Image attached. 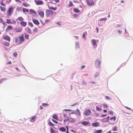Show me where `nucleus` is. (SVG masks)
<instances>
[{
  "label": "nucleus",
  "mask_w": 133,
  "mask_h": 133,
  "mask_svg": "<svg viewBox=\"0 0 133 133\" xmlns=\"http://www.w3.org/2000/svg\"><path fill=\"white\" fill-rule=\"evenodd\" d=\"M70 131H71L75 133H76V131H75L74 130H73V129L70 130Z\"/></svg>",
  "instance_id": "nucleus-58"
},
{
  "label": "nucleus",
  "mask_w": 133,
  "mask_h": 133,
  "mask_svg": "<svg viewBox=\"0 0 133 133\" xmlns=\"http://www.w3.org/2000/svg\"><path fill=\"white\" fill-rule=\"evenodd\" d=\"M73 10L74 12L76 13H78L80 11L78 9L75 8H74Z\"/></svg>",
  "instance_id": "nucleus-26"
},
{
  "label": "nucleus",
  "mask_w": 133,
  "mask_h": 133,
  "mask_svg": "<svg viewBox=\"0 0 133 133\" xmlns=\"http://www.w3.org/2000/svg\"><path fill=\"white\" fill-rule=\"evenodd\" d=\"M12 63V62L11 61H9L7 64H11Z\"/></svg>",
  "instance_id": "nucleus-61"
},
{
  "label": "nucleus",
  "mask_w": 133,
  "mask_h": 133,
  "mask_svg": "<svg viewBox=\"0 0 133 133\" xmlns=\"http://www.w3.org/2000/svg\"><path fill=\"white\" fill-rule=\"evenodd\" d=\"M79 48V44H77L76 46V48Z\"/></svg>",
  "instance_id": "nucleus-57"
},
{
  "label": "nucleus",
  "mask_w": 133,
  "mask_h": 133,
  "mask_svg": "<svg viewBox=\"0 0 133 133\" xmlns=\"http://www.w3.org/2000/svg\"><path fill=\"white\" fill-rule=\"evenodd\" d=\"M52 121L54 123H56V124H57L58 123V122L57 121L54 119H52Z\"/></svg>",
  "instance_id": "nucleus-49"
},
{
  "label": "nucleus",
  "mask_w": 133,
  "mask_h": 133,
  "mask_svg": "<svg viewBox=\"0 0 133 133\" xmlns=\"http://www.w3.org/2000/svg\"><path fill=\"white\" fill-rule=\"evenodd\" d=\"M18 39L16 38L15 40L16 43L17 44L21 43L24 41V38L23 34L21 35L20 36L18 37Z\"/></svg>",
  "instance_id": "nucleus-1"
},
{
  "label": "nucleus",
  "mask_w": 133,
  "mask_h": 133,
  "mask_svg": "<svg viewBox=\"0 0 133 133\" xmlns=\"http://www.w3.org/2000/svg\"><path fill=\"white\" fill-rule=\"evenodd\" d=\"M61 22H58L56 23L57 24L59 25V26H60L61 25Z\"/></svg>",
  "instance_id": "nucleus-51"
},
{
  "label": "nucleus",
  "mask_w": 133,
  "mask_h": 133,
  "mask_svg": "<svg viewBox=\"0 0 133 133\" xmlns=\"http://www.w3.org/2000/svg\"><path fill=\"white\" fill-rule=\"evenodd\" d=\"M117 126H115L113 128L112 131H115L117 130Z\"/></svg>",
  "instance_id": "nucleus-27"
},
{
  "label": "nucleus",
  "mask_w": 133,
  "mask_h": 133,
  "mask_svg": "<svg viewBox=\"0 0 133 133\" xmlns=\"http://www.w3.org/2000/svg\"><path fill=\"white\" fill-rule=\"evenodd\" d=\"M48 124L51 127H53L54 125L53 123L50 122H49Z\"/></svg>",
  "instance_id": "nucleus-36"
},
{
  "label": "nucleus",
  "mask_w": 133,
  "mask_h": 133,
  "mask_svg": "<svg viewBox=\"0 0 133 133\" xmlns=\"http://www.w3.org/2000/svg\"><path fill=\"white\" fill-rule=\"evenodd\" d=\"M26 120V119H25V118H22L19 120V122L20 123H22L23 122L25 121Z\"/></svg>",
  "instance_id": "nucleus-20"
},
{
  "label": "nucleus",
  "mask_w": 133,
  "mask_h": 133,
  "mask_svg": "<svg viewBox=\"0 0 133 133\" xmlns=\"http://www.w3.org/2000/svg\"><path fill=\"white\" fill-rule=\"evenodd\" d=\"M85 34L84 33H83L82 35V37L84 38H85Z\"/></svg>",
  "instance_id": "nucleus-55"
},
{
  "label": "nucleus",
  "mask_w": 133,
  "mask_h": 133,
  "mask_svg": "<svg viewBox=\"0 0 133 133\" xmlns=\"http://www.w3.org/2000/svg\"><path fill=\"white\" fill-rule=\"evenodd\" d=\"M91 111L89 109H87L84 112V114L86 116L90 115L91 113Z\"/></svg>",
  "instance_id": "nucleus-8"
},
{
  "label": "nucleus",
  "mask_w": 133,
  "mask_h": 133,
  "mask_svg": "<svg viewBox=\"0 0 133 133\" xmlns=\"http://www.w3.org/2000/svg\"><path fill=\"white\" fill-rule=\"evenodd\" d=\"M38 14L41 18H43L44 17V13L43 11H39L38 12Z\"/></svg>",
  "instance_id": "nucleus-9"
},
{
  "label": "nucleus",
  "mask_w": 133,
  "mask_h": 133,
  "mask_svg": "<svg viewBox=\"0 0 133 133\" xmlns=\"http://www.w3.org/2000/svg\"><path fill=\"white\" fill-rule=\"evenodd\" d=\"M6 79L5 78H4L3 79H0V84H1L2 83L4 79Z\"/></svg>",
  "instance_id": "nucleus-48"
},
{
  "label": "nucleus",
  "mask_w": 133,
  "mask_h": 133,
  "mask_svg": "<svg viewBox=\"0 0 133 133\" xmlns=\"http://www.w3.org/2000/svg\"><path fill=\"white\" fill-rule=\"evenodd\" d=\"M30 12L31 14H33L34 15H36L37 14V12L35 11L33 9H30Z\"/></svg>",
  "instance_id": "nucleus-18"
},
{
  "label": "nucleus",
  "mask_w": 133,
  "mask_h": 133,
  "mask_svg": "<svg viewBox=\"0 0 133 133\" xmlns=\"http://www.w3.org/2000/svg\"><path fill=\"white\" fill-rule=\"evenodd\" d=\"M0 23H2V24L4 25L5 24V22L3 20L2 18L0 17Z\"/></svg>",
  "instance_id": "nucleus-32"
},
{
  "label": "nucleus",
  "mask_w": 133,
  "mask_h": 133,
  "mask_svg": "<svg viewBox=\"0 0 133 133\" xmlns=\"http://www.w3.org/2000/svg\"><path fill=\"white\" fill-rule=\"evenodd\" d=\"M105 98H106L107 99H111V98H109V97L108 96H105Z\"/></svg>",
  "instance_id": "nucleus-56"
},
{
  "label": "nucleus",
  "mask_w": 133,
  "mask_h": 133,
  "mask_svg": "<svg viewBox=\"0 0 133 133\" xmlns=\"http://www.w3.org/2000/svg\"><path fill=\"white\" fill-rule=\"evenodd\" d=\"M53 1H56V3H57L59 2V0H53Z\"/></svg>",
  "instance_id": "nucleus-59"
},
{
  "label": "nucleus",
  "mask_w": 133,
  "mask_h": 133,
  "mask_svg": "<svg viewBox=\"0 0 133 133\" xmlns=\"http://www.w3.org/2000/svg\"><path fill=\"white\" fill-rule=\"evenodd\" d=\"M87 4L89 6H92L94 5V2L92 0H88L87 1Z\"/></svg>",
  "instance_id": "nucleus-10"
},
{
  "label": "nucleus",
  "mask_w": 133,
  "mask_h": 133,
  "mask_svg": "<svg viewBox=\"0 0 133 133\" xmlns=\"http://www.w3.org/2000/svg\"><path fill=\"white\" fill-rule=\"evenodd\" d=\"M116 118L115 117H111L110 118V120H113L114 121H115L116 120Z\"/></svg>",
  "instance_id": "nucleus-44"
},
{
  "label": "nucleus",
  "mask_w": 133,
  "mask_h": 133,
  "mask_svg": "<svg viewBox=\"0 0 133 133\" xmlns=\"http://www.w3.org/2000/svg\"><path fill=\"white\" fill-rule=\"evenodd\" d=\"M49 105V104H46V103H43L42 105V106L44 107L46 106H48Z\"/></svg>",
  "instance_id": "nucleus-46"
},
{
  "label": "nucleus",
  "mask_w": 133,
  "mask_h": 133,
  "mask_svg": "<svg viewBox=\"0 0 133 133\" xmlns=\"http://www.w3.org/2000/svg\"><path fill=\"white\" fill-rule=\"evenodd\" d=\"M13 56L15 57H16L17 56V53L16 52H14L13 53Z\"/></svg>",
  "instance_id": "nucleus-41"
},
{
  "label": "nucleus",
  "mask_w": 133,
  "mask_h": 133,
  "mask_svg": "<svg viewBox=\"0 0 133 133\" xmlns=\"http://www.w3.org/2000/svg\"><path fill=\"white\" fill-rule=\"evenodd\" d=\"M54 4L52 3H50L48 5V7L50 9H51L54 10H56L57 9L56 6V7H53V5Z\"/></svg>",
  "instance_id": "nucleus-4"
},
{
  "label": "nucleus",
  "mask_w": 133,
  "mask_h": 133,
  "mask_svg": "<svg viewBox=\"0 0 133 133\" xmlns=\"http://www.w3.org/2000/svg\"><path fill=\"white\" fill-rule=\"evenodd\" d=\"M107 20V18H101L100 19V20L101 21H102L103 20Z\"/></svg>",
  "instance_id": "nucleus-50"
},
{
  "label": "nucleus",
  "mask_w": 133,
  "mask_h": 133,
  "mask_svg": "<svg viewBox=\"0 0 133 133\" xmlns=\"http://www.w3.org/2000/svg\"><path fill=\"white\" fill-rule=\"evenodd\" d=\"M110 118V117L109 116H108L107 118H105L103 119V120H106V121H108L109 120V118Z\"/></svg>",
  "instance_id": "nucleus-43"
},
{
  "label": "nucleus",
  "mask_w": 133,
  "mask_h": 133,
  "mask_svg": "<svg viewBox=\"0 0 133 133\" xmlns=\"http://www.w3.org/2000/svg\"><path fill=\"white\" fill-rule=\"evenodd\" d=\"M101 61H99V59H97L95 61V65L96 67L97 68H99L100 66Z\"/></svg>",
  "instance_id": "nucleus-7"
},
{
  "label": "nucleus",
  "mask_w": 133,
  "mask_h": 133,
  "mask_svg": "<svg viewBox=\"0 0 133 133\" xmlns=\"http://www.w3.org/2000/svg\"><path fill=\"white\" fill-rule=\"evenodd\" d=\"M103 106L106 108H107L108 107V105L106 104H103Z\"/></svg>",
  "instance_id": "nucleus-53"
},
{
  "label": "nucleus",
  "mask_w": 133,
  "mask_h": 133,
  "mask_svg": "<svg viewBox=\"0 0 133 133\" xmlns=\"http://www.w3.org/2000/svg\"><path fill=\"white\" fill-rule=\"evenodd\" d=\"M13 8L12 6L10 7L7 10V15L8 16L11 15L12 14V12Z\"/></svg>",
  "instance_id": "nucleus-6"
},
{
  "label": "nucleus",
  "mask_w": 133,
  "mask_h": 133,
  "mask_svg": "<svg viewBox=\"0 0 133 133\" xmlns=\"http://www.w3.org/2000/svg\"><path fill=\"white\" fill-rule=\"evenodd\" d=\"M73 113L76 115H78L79 116H81V113L79 110L77 109H76V111H74Z\"/></svg>",
  "instance_id": "nucleus-13"
},
{
  "label": "nucleus",
  "mask_w": 133,
  "mask_h": 133,
  "mask_svg": "<svg viewBox=\"0 0 133 133\" xmlns=\"http://www.w3.org/2000/svg\"><path fill=\"white\" fill-rule=\"evenodd\" d=\"M102 131V130H97L94 132V133H101Z\"/></svg>",
  "instance_id": "nucleus-28"
},
{
  "label": "nucleus",
  "mask_w": 133,
  "mask_h": 133,
  "mask_svg": "<svg viewBox=\"0 0 133 133\" xmlns=\"http://www.w3.org/2000/svg\"><path fill=\"white\" fill-rule=\"evenodd\" d=\"M3 0H2L1 3V4L2 5L4 6H5V4H4L3 3Z\"/></svg>",
  "instance_id": "nucleus-45"
},
{
  "label": "nucleus",
  "mask_w": 133,
  "mask_h": 133,
  "mask_svg": "<svg viewBox=\"0 0 133 133\" xmlns=\"http://www.w3.org/2000/svg\"><path fill=\"white\" fill-rule=\"evenodd\" d=\"M33 32L35 33L37 32L38 31V29L37 28L35 27L34 29H33Z\"/></svg>",
  "instance_id": "nucleus-24"
},
{
  "label": "nucleus",
  "mask_w": 133,
  "mask_h": 133,
  "mask_svg": "<svg viewBox=\"0 0 133 133\" xmlns=\"http://www.w3.org/2000/svg\"><path fill=\"white\" fill-rule=\"evenodd\" d=\"M36 117L35 116H32L31 117V119L30 120V121L32 122H34L36 119Z\"/></svg>",
  "instance_id": "nucleus-22"
},
{
  "label": "nucleus",
  "mask_w": 133,
  "mask_h": 133,
  "mask_svg": "<svg viewBox=\"0 0 133 133\" xmlns=\"http://www.w3.org/2000/svg\"><path fill=\"white\" fill-rule=\"evenodd\" d=\"M15 30L17 32H21L22 30V29L19 27H17L16 28Z\"/></svg>",
  "instance_id": "nucleus-11"
},
{
  "label": "nucleus",
  "mask_w": 133,
  "mask_h": 133,
  "mask_svg": "<svg viewBox=\"0 0 133 133\" xmlns=\"http://www.w3.org/2000/svg\"><path fill=\"white\" fill-rule=\"evenodd\" d=\"M82 124L84 125H86L88 124L89 122L86 121H84L82 122Z\"/></svg>",
  "instance_id": "nucleus-21"
},
{
  "label": "nucleus",
  "mask_w": 133,
  "mask_h": 133,
  "mask_svg": "<svg viewBox=\"0 0 133 133\" xmlns=\"http://www.w3.org/2000/svg\"><path fill=\"white\" fill-rule=\"evenodd\" d=\"M53 11L51 10H48L46 12V15L47 17H51L53 15Z\"/></svg>",
  "instance_id": "nucleus-2"
},
{
  "label": "nucleus",
  "mask_w": 133,
  "mask_h": 133,
  "mask_svg": "<svg viewBox=\"0 0 133 133\" xmlns=\"http://www.w3.org/2000/svg\"><path fill=\"white\" fill-rule=\"evenodd\" d=\"M23 5L25 7H28L29 6V5L26 2H24L23 3Z\"/></svg>",
  "instance_id": "nucleus-31"
},
{
  "label": "nucleus",
  "mask_w": 133,
  "mask_h": 133,
  "mask_svg": "<svg viewBox=\"0 0 133 133\" xmlns=\"http://www.w3.org/2000/svg\"><path fill=\"white\" fill-rule=\"evenodd\" d=\"M24 37L26 39H29V35H25Z\"/></svg>",
  "instance_id": "nucleus-40"
},
{
  "label": "nucleus",
  "mask_w": 133,
  "mask_h": 133,
  "mask_svg": "<svg viewBox=\"0 0 133 133\" xmlns=\"http://www.w3.org/2000/svg\"><path fill=\"white\" fill-rule=\"evenodd\" d=\"M23 12L25 13L26 12H29V10L28 9L25 8H23Z\"/></svg>",
  "instance_id": "nucleus-25"
},
{
  "label": "nucleus",
  "mask_w": 133,
  "mask_h": 133,
  "mask_svg": "<svg viewBox=\"0 0 133 133\" xmlns=\"http://www.w3.org/2000/svg\"><path fill=\"white\" fill-rule=\"evenodd\" d=\"M29 25L31 27H32L33 26V25L31 23H29Z\"/></svg>",
  "instance_id": "nucleus-47"
},
{
  "label": "nucleus",
  "mask_w": 133,
  "mask_h": 133,
  "mask_svg": "<svg viewBox=\"0 0 133 133\" xmlns=\"http://www.w3.org/2000/svg\"><path fill=\"white\" fill-rule=\"evenodd\" d=\"M85 67V65H82L81 67V68L82 69L83 68H84Z\"/></svg>",
  "instance_id": "nucleus-64"
},
{
  "label": "nucleus",
  "mask_w": 133,
  "mask_h": 133,
  "mask_svg": "<svg viewBox=\"0 0 133 133\" xmlns=\"http://www.w3.org/2000/svg\"><path fill=\"white\" fill-rule=\"evenodd\" d=\"M13 29L12 27L10 25H8L6 29L5 30L6 31H8L9 30H12Z\"/></svg>",
  "instance_id": "nucleus-15"
},
{
  "label": "nucleus",
  "mask_w": 133,
  "mask_h": 133,
  "mask_svg": "<svg viewBox=\"0 0 133 133\" xmlns=\"http://www.w3.org/2000/svg\"><path fill=\"white\" fill-rule=\"evenodd\" d=\"M28 32L29 34H31L32 31L31 29L30 28H28Z\"/></svg>",
  "instance_id": "nucleus-42"
},
{
  "label": "nucleus",
  "mask_w": 133,
  "mask_h": 133,
  "mask_svg": "<svg viewBox=\"0 0 133 133\" xmlns=\"http://www.w3.org/2000/svg\"><path fill=\"white\" fill-rule=\"evenodd\" d=\"M75 119L74 118H72L71 117H70V120L69 122H74L75 121Z\"/></svg>",
  "instance_id": "nucleus-35"
},
{
  "label": "nucleus",
  "mask_w": 133,
  "mask_h": 133,
  "mask_svg": "<svg viewBox=\"0 0 133 133\" xmlns=\"http://www.w3.org/2000/svg\"><path fill=\"white\" fill-rule=\"evenodd\" d=\"M20 24L21 25L25 27L27 25V23L26 22L22 21L20 22Z\"/></svg>",
  "instance_id": "nucleus-17"
},
{
  "label": "nucleus",
  "mask_w": 133,
  "mask_h": 133,
  "mask_svg": "<svg viewBox=\"0 0 133 133\" xmlns=\"http://www.w3.org/2000/svg\"><path fill=\"white\" fill-rule=\"evenodd\" d=\"M96 109L97 111H99L101 110V109L100 108L98 107V106H97L96 107Z\"/></svg>",
  "instance_id": "nucleus-34"
},
{
  "label": "nucleus",
  "mask_w": 133,
  "mask_h": 133,
  "mask_svg": "<svg viewBox=\"0 0 133 133\" xmlns=\"http://www.w3.org/2000/svg\"><path fill=\"white\" fill-rule=\"evenodd\" d=\"M109 114H113V112L112 111H109Z\"/></svg>",
  "instance_id": "nucleus-54"
},
{
  "label": "nucleus",
  "mask_w": 133,
  "mask_h": 133,
  "mask_svg": "<svg viewBox=\"0 0 133 133\" xmlns=\"http://www.w3.org/2000/svg\"><path fill=\"white\" fill-rule=\"evenodd\" d=\"M118 32H119V34H121L122 32V31L121 30H118Z\"/></svg>",
  "instance_id": "nucleus-62"
},
{
  "label": "nucleus",
  "mask_w": 133,
  "mask_h": 133,
  "mask_svg": "<svg viewBox=\"0 0 133 133\" xmlns=\"http://www.w3.org/2000/svg\"><path fill=\"white\" fill-rule=\"evenodd\" d=\"M6 23L8 24H15L16 23V21L14 20H12V22L10 19H6Z\"/></svg>",
  "instance_id": "nucleus-5"
},
{
  "label": "nucleus",
  "mask_w": 133,
  "mask_h": 133,
  "mask_svg": "<svg viewBox=\"0 0 133 133\" xmlns=\"http://www.w3.org/2000/svg\"><path fill=\"white\" fill-rule=\"evenodd\" d=\"M59 130L63 132H65L66 129L63 127H61L59 128Z\"/></svg>",
  "instance_id": "nucleus-19"
},
{
  "label": "nucleus",
  "mask_w": 133,
  "mask_h": 133,
  "mask_svg": "<svg viewBox=\"0 0 133 133\" xmlns=\"http://www.w3.org/2000/svg\"><path fill=\"white\" fill-rule=\"evenodd\" d=\"M18 19L20 21H23L24 20L23 18L22 17H19L18 18Z\"/></svg>",
  "instance_id": "nucleus-37"
},
{
  "label": "nucleus",
  "mask_w": 133,
  "mask_h": 133,
  "mask_svg": "<svg viewBox=\"0 0 133 133\" xmlns=\"http://www.w3.org/2000/svg\"><path fill=\"white\" fill-rule=\"evenodd\" d=\"M3 38L5 40H7L9 42L10 41V38L9 36H8L6 35L4 36L3 37Z\"/></svg>",
  "instance_id": "nucleus-14"
},
{
  "label": "nucleus",
  "mask_w": 133,
  "mask_h": 133,
  "mask_svg": "<svg viewBox=\"0 0 133 133\" xmlns=\"http://www.w3.org/2000/svg\"><path fill=\"white\" fill-rule=\"evenodd\" d=\"M99 123L98 122H96L95 123H93L92 124V125L94 127H97L99 126Z\"/></svg>",
  "instance_id": "nucleus-16"
},
{
  "label": "nucleus",
  "mask_w": 133,
  "mask_h": 133,
  "mask_svg": "<svg viewBox=\"0 0 133 133\" xmlns=\"http://www.w3.org/2000/svg\"><path fill=\"white\" fill-rule=\"evenodd\" d=\"M68 6L69 7H71L72 6H74V5H73V4H72V2L71 1H69V3L68 5Z\"/></svg>",
  "instance_id": "nucleus-30"
},
{
  "label": "nucleus",
  "mask_w": 133,
  "mask_h": 133,
  "mask_svg": "<svg viewBox=\"0 0 133 133\" xmlns=\"http://www.w3.org/2000/svg\"><path fill=\"white\" fill-rule=\"evenodd\" d=\"M92 42L93 45H96V42L95 39H92Z\"/></svg>",
  "instance_id": "nucleus-29"
},
{
  "label": "nucleus",
  "mask_w": 133,
  "mask_h": 133,
  "mask_svg": "<svg viewBox=\"0 0 133 133\" xmlns=\"http://www.w3.org/2000/svg\"><path fill=\"white\" fill-rule=\"evenodd\" d=\"M66 119L67 121H69V120H70V118L69 117H67L66 118Z\"/></svg>",
  "instance_id": "nucleus-52"
},
{
  "label": "nucleus",
  "mask_w": 133,
  "mask_h": 133,
  "mask_svg": "<svg viewBox=\"0 0 133 133\" xmlns=\"http://www.w3.org/2000/svg\"><path fill=\"white\" fill-rule=\"evenodd\" d=\"M32 21L36 25H38L40 24L39 21L37 20H36L34 19H32Z\"/></svg>",
  "instance_id": "nucleus-12"
},
{
  "label": "nucleus",
  "mask_w": 133,
  "mask_h": 133,
  "mask_svg": "<svg viewBox=\"0 0 133 133\" xmlns=\"http://www.w3.org/2000/svg\"><path fill=\"white\" fill-rule=\"evenodd\" d=\"M1 9V11H5L6 9H5L4 7H3L1 6L0 7Z\"/></svg>",
  "instance_id": "nucleus-33"
},
{
  "label": "nucleus",
  "mask_w": 133,
  "mask_h": 133,
  "mask_svg": "<svg viewBox=\"0 0 133 133\" xmlns=\"http://www.w3.org/2000/svg\"><path fill=\"white\" fill-rule=\"evenodd\" d=\"M106 116V114H103L101 115V116L102 117H104Z\"/></svg>",
  "instance_id": "nucleus-60"
},
{
  "label": "nucleus",
  "mask_w": 133,
  "mask_h": 133,
  "mask_svg": "<svg viewBox=\"0 0 133 133\" xmlns=\"http://www.w3.org/2000/svg\"><path fill=\"white\" fill-rule=\"evenodd\" d=\"M36 4L38 5H42L44 4V2L42 0H34Z\"/></svg>",
  "instance_id": "nucleus-3"
},
{
  "label": "nucleus",
  "mask_w": 133,
  "mask_h": 133,
  "mask_svg": "<svg viewBox=\"0 0 133 133\" xmlns=\"http://www.w3.org/2000/svg\"><path fill=\"white\" fill-rule=\"evenodd\" d=\"M52 117L53 118L56 120H58V118L56 114L53 115L52 116Z\"/></svg>",
  "instance_id": "nucleus-23"
},
{
  "label": "nucleus",
  "mask_w": 133,
  "mask_h": 133,
  "mask_svg": "<svg viewBox=\"0 0 133 133\" xmlns=\"http://www.w3.org/2000/svg\"><path fill=\"white\" fill-rule=\"evenodd\" d=\"M51 133H55V131L52 128H51Z\"/></svg>",
  "instance_id": "nucleus-39"
},
{
  "label": "nucleus",
  "mask_w": 133,
  "mask_h": 133,
  "mask_svg": "<svg viewBox=\"0 0 133 133\" xmlns=\"http://www.w3.org/2000/svg\"><path fill=\"white\" fill-rule=\"evenodd\" d=\"M4 44L7 46H9V43L6 42H5L4 43Z\"/></svg>",
  "instance_id": "nucleus-38"
},
{
  "label": "nucleus",
  "mask_w": 133,
  "mask_h": 133,
  "mask_svg": "<svg viewBox=\"0 0 133 133\" xmlns=\"http://www.w3.org/2000/svg\"><path fill=\"white\" fill-rule=\"evenodd\" d=\"M16 1L18 2L21 3V1L19 0H15Z\"/></svg>",
  "instance_id": "nucleus-63"
}]
</instances>
